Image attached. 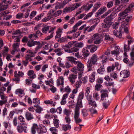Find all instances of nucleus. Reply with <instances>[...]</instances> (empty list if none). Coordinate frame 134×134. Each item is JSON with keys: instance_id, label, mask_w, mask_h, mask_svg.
Returning <instances> with one entry per match:
<instances>
[{"instance_id": "nucleus-32", "label": "nucleus", "mask_w": 134, "mask_h": 134, "mask_svg": "<svg viewBox=\"0 0 134 134\" xmlns=\"http://www.w3.org/2000/svg\"><path fill=\"white\" fill-rule=\"evenodd\" d=\"M25 116L26 120L28 121L34 119L33 115L29 112H26L25 114Z\"/></svg>"}, {"instance_id": "nucleus-52", "label": "nucleus", "mask_w": 134, "mask_h": 134, "mask_svg": "<svg viewBox=\"0 0 134 134\" xmlns=\"http://www.w3.org/2000/svg\"><path fill=\"white\" fill-rule=\"evenodd\" d=\"M112 10L111 9L108 10L106 12H105L103 15L101 16L102 18H104L109 14L111 12Z\"/></svg>"}, {"instance_id": "nucleus-51", "label": "nucleus", "mask_w": 134, "mask_h": 134, "mask_svg": "<svg viewBox=\"0 0 134 134\" xmlns=\"http://www.w3.org/2000/svg\"><path fill=\"white\" fill-rule=\"evenodd\" d=\"M49 26H44L42 29V32L44 34H46L49 29Z\"/></svg>"}, {"instance_id": "nucleus-58", "label": "nucleus", "mask_w": 134, "mask_h": 134, "mask_svg": "<svg viewBox=\"0 0 134 134\" xmlns=\"http://www.w3.org/2000/svg\"><path fill=\"white\" fill-rule=\"evenodd\" d=\"M49 130L52 133V134H58L57 133V130L55 127H52L50 128Z\"/></svg>"}, {"instance_id": "nucleus-62", "label": "nucleus", "mask_w": 134, "mask_h": 134, "mask_svg": "<svg viewBox=\"0 0 134 134\" xmlns=\"http://www.w3.org/2000/svg\"><path fill=\"white\" fill-rule=\"evenodd\" d=\"M115 69V66L114 65L109 66L107 68V70L108 72H110L111 71H113Z\"/></svg>"}, {"instance_id": "nucleus-1", "label": "nucleus", "mask_w": 134, "mask_h": 134, "mask_svg": "<svg viewBox=\"0 0 134 134\" xmlns=\"http://www.w3.org/2000/svg\"><path fill=\"white\" fill-rule=\"evenodd\" d=\"M98 57L94 54L91 57L88 59L86 63V65L88 69V71H90L92 69V66L96 65L97 64Z\"/></svg>"}, {"instance_id": "nucleus-13", "label": "nucleus", "mask_w": 134, "mask_h": 134, "mask_svg": "<svg viewBox=\"0 0 134 134\" xmlns=\"http://www.w3.org/2000/svg\"><path fill=\"white\" fill-rule=\"evenodd\" d=\"M88 100V104L89 105L95 108L97 107V104L96 102L92 99V96H89L87 99Z\"/></svg>"}, {"instance_id": "nucleus-29", "label": "nucleus", "mask_w": 134, "mask_h": 134, "mask_svg": "<svg viewBox=\"0 0 134 134\" xmlns=\"http://www.w3.org/2000/svg\"><path fill=\"white\" fill-rule=\"evenodd\" d=\"M128 97H129V96H127L122 102L121 105L123 107H126L129 105V102L126 100V99L128 98Z\"/></svg>"}, {"instance_id": "nucleus-16", "label": "nucleus", "mask_w": 134, "mask_h": 134, "mask_svg": "<svg viewBox=\"0 0 134 134\" xmlns=\"http://www.w3.org/2000/svg\"><path fill=\"white\" fill-rule=\"evenodd\" d=\"M0 96L2 99L0 100V105L2 106L3 104H5L7 102L8 97L5 96L4 94H0Z\"/></svg>"}, {"instance_id": "nucleus-34", "label": "nucleus", "mask_w": 134, "mask_h": 134, "mask_svg": "<svg viewBox=\"0 0 134 134\" xmlns=\"http://www.w3.org/2000/svg\"><path fill=\"white\" fill-rule=\"evenodd\" d=\"M38 43V41H34L33 40L29 41L27 43V45L29 47H31L36 44Z\"/></svg>"}, {"instance_id": "nucleus-63", "label": "nucleus", "mask_w": 134, "mask_h": 134, "mask_svg": "<svg viewBox=\"0 0 134 134\" xmlns=\"http://www.w3.org/2000/svg\"><path fill=\"white\" fill-rule=\"evenodd\" d=\"M63 113L64 114L67 116H70V115L71 114V111L68 109H65L63 111Z\"/></svg>"}, {"instance_id": "nucleus-6", "label": "nucleus", "mask_w": 134, "mask_h": 134, "mask_svg": "<svg viewBox=\"0 0 134 134\" xmlns=\"http://www.w3.org/2000/svg\"><path fill=\"white\" fill-rule=\"evenodd\" d=\"M80 108L78 106H76L74 115L75 121L76 124H79L82 121V120L79 117L80 116Z\"/></svg>"}, {"instance_id": "nucleus-8", "label": "nucleus", "mask_w": 134, "mask_h": 134, "mask_svg": "<svg viewBox=\"0 0 134 134\" xmlns=\"http://www.w3.org/2000/svg\"><path fill=\"white\" fill-rule=\"evenodd\" d=\"M116 14L115 12H113L105 18L104 20V22L111 25L113 19L116 16Z\"/></svg>"}, {"instance_id": "nucleus-57", "label": "nucleus", "mask_w": 134, "mask_h": 134, "mask_svg": "<svg viewBox=\"0 0 134 134\" xmlns=\"http://www.w3.org/2000/svg\"><path fill=\"white\" fill-rule=\"evenodd\" d=\"M33 103H34L36 105H38L40 103V101L39 98H35L33 99Z\"/></svg>"}, {"instance_id": "nucleus-7", "label": "nucleus", "mask_w": 134, "mask_h": 134, "mask_svg": "<svg viewBox=\"0 0 134 134\" xmlns=\"http://www.w3.org/2000/svg\"><path fill=\"white\" fill-rule=\"evenodd\" d=\"M11 3V0H4L2 2L0 3V12L7 9L8 5Z\"/></svg>"}, {"instance_id": "nucleus-22", "label": "nucleus", "mask_w": 134, "mask_h": 134, "mask_svg": "<svg viewBox=\"0 0 134 134\" xmlns=\"http://www.w3.org/2000/svg\"><path fill=\"white\" fill-rule=\"evenodd\" d=\"M134 7V3H132L129 5L128 8L126 9L124 12H122L121 14L123 15L126 14L129 12H130L132 10V8Z\"/></svg>"}, {"instance_id": "nucleus-2", "label": "nucleus", "mask_w": 134, "mask_h": 134, "mask_svg": "<svg viewBox=\"0 0 134 134\" xmlns=\"http://www.w3.org/2000/svg\"><path fill=\"white\" fill-rule=\"evenodd\" d=\"M75 62V64L77 65V66L71 69V71L75 73L78 72L79 77H80L81 76V74L83 72V71L84 70V65L79 61H76Z\"/></svg>"}, {"instance_id": "nucleus-59", "label": "nucleus", "mask_w": 134, "mask_h": 134, "mask_svg": "<svg viewBox=\"0 0 134 134\" xmlns=\"http://www.w3.org/2000/svg\"><path fill=\"white\" fill-rule=\"evenodd\" d=\"M102 86V85L100 84L96 83L95 86V90L97 91H99Z\"/></svg>"}, {"instance_id": "nucleus-56", "label": "nucleus", "mask_w": 134, "mask_h": 134, "mask_svg": "<svg viewBox=\"0 0 134 134\" xmlns=\"http://www.w3.org/2000/svg\"><path fill=\"white\" fill-rule=\"evenodd\" d=\"M73 63L70 61H67L65 63V67L67 68H69L72 66Z\"/></svg>"}, {"instance_id": "nucleus-37", "label": "nucleus", "mask_w": 134, "mask_h": 134, "mask_svg": "<svg viewBox=\"0 0 134 134\" xmlns=\"http://www.w3.org/2000/svg\"><path fill=\"white\" fill-rule=\"evenodd\" d=\"M95 28V26L94 25L92 26L90 28H89V26H87L84 29V32H85L86 31H87L88 32H90L93 30Z\"/></svg>"}, {"instance_id": "nucleus-30", "label": "nucleus", "mask_w": 134, "mask_h": 134, "mask_svg": "<svg viewBox=\"0 0 134 134\" xmlns=\"http://www.w3.org/2000/svg\"><path fill=\"white\" fill-rule=\"evenodd\" d=\"M101 35L103 37H105V40L110 41L111 40L112 41L113 39V38L111 37L108 34H107L105 32H102Z\"/></svg>"}, {"instance_id": "nucleus-41", "label": "nucleus", "mask_w": 134, "mask_h": 134, "mask_svg": "<svg viewBox=\"0 0 134 134\" xmlns=\"http://www.w3.org/2000/svg\"><path fill=\"white\" fill-rule=\"evenodd\" d=\"M63 49L62 48H58L54 50L53 52L56 53L57 54L58 56H60L63 54Z\"/></svg>"}, {"instance_id": "nucleus-27", "label": "nucleus", "mask_w": 134, "mask_h": 134, "mask_svg": "<svg viewBox=\"0 0 134 134\" xmlns=\"http://www.w3.org/2000/svg\"><path fill=\"white\" fill-rule=\"evenodd\" d=\"M15 93L16 94H19V96L21 97H22L25 95L24 90L20 88L17 89L16 90Z\"/></svg>"}, {"instance_id": "nucleus-42", "label": "nucleus", "mask_w": 134, "mask_h": 134, "mask_svg": "<svg viewBox=\"0 0 134 134\" xmlns=\"http://www.w3.org/2000/svg\"><path fill=\"white\" fill-rule=\"evenodd\" d=\"M37 46L35 48V50L34 52V54L37 53V52L42 47V45L40 41H38V43H37L36 44Z\"/></svg>"}, {"instance_id": "nucleus-10", "label": "nucleus", "mask_w": 134, "mask_h": 134, "mask_svg": "<svg viewBox=\"0 0 134 134\" xmlns=\"http://www.w3.org/2000/svg\"><path fill=\"white\" fill-rule=\"evenodd\" d=\"M83 23L81 21H79L73 27V29L71 31H69L66 33L67 34H69L73 32H76L78 29V27L80 25Z\"/></svg>"}, {"instance_id": "nucleus-5", "label": "nucleus", "mask_w": 134, "mask_h": 134, "mask_svg": "<svg viewBox=\"0 0 134 134\" xmlns=\"http://www.w3.org/2000/svg\"><path fill=\"white\" fill-rule=\"evenodd\" d=\"M121 13L122 12L119 14L120 16V19L122 20L123 19H125V20H124L122 22V25H126V26H127L129 25V21L132 18V15H130L127 16V15H126V14L123 15V14H121Z\"/></svg>"}, {"instance_id": "nucleus-11", "label": "nucleus", "mask_w": 134, "mask_h": 134, "mask_svg": "<svg viewBox=\"0 0 134 134\" xmlns=\"http://www.w3.org/2000/svg\"><path fill=\"white\" fill-rule=\"evenodd\" d=\"M100 92L101 93L100 95L101 100L103 101L106 99H105V98L108 97V91L107 90H102Z\"/></svg>"}, {"instance_id": "nucleus-3", "label": "nucleus", "mask_w": 134, "mask_h": 134, "mask_svg": "<svg viewBox=\"0 0 134 134\" xmlns=\"http://www.w3.org/2000/svg\"><path fill=\"white\" fill-rule=\"evenodd\" d=\"M36 130L38 134H42L47 131L46 128L42 125L38 126L37 124H34L31 128V133L32 134H35Z\"/></svg>"}, {"instance_id": "nucleus-31", "label": "nucleus", "mask_w": 134, "mask_h": 134, "mask_svg": "<svg viewBox=\"0 0 134 134\" xmlns=\"http://www.w3.org/2000/svg\"><path fill=\"white\" fill-rule=\"evenodd\" d=\"M30 4L29 3H27L22 5L21 8V11L23 12H27L28 10H30L27 8V6Z\"/></svg>"}, {"instance_id": "nucleus-19", "label": "nucleus", "mask_w": 134, "mask_h": 134, "mask_svg": "<svg viewBox=\"0 0 134 134\" xmlns=\"http://www.w3.org/2000/svg\"><path fill=\"white\" fill-rule=\"evenodd\" d=\"M77 75L74 74H71L69 75L68 79L71 84H74L75 82V79L77 78Z\"/></svg>"}, {"instance_id": "nucleus-53", "label": "nucleus", "mask_w": 134, "mask_h": 134, "mask_svg": "<svg viewBox=\"0 0 134 134\" xmlns=\"http://www.w3.org/2000/svg\"><path fill=\"white\" fill-rule=\"evenodd\" d=\"M82 114L83 117H85L88 115L87 110L86 109H83L82 110Z\"/></svg>"}, {"instance_id": "nucleus-15", "label": "nucleus", "mask_w": 134, "mask_h": 134, "mask_svg": "<svg viewBox=\"0 0 134 134\" xmlns=\"http://www.w3.org/2000/svg\"><path fill=\"white\" fill-rule=\"evenodd\" d=\"M60 92L62 93L64 92L67 93L65 94H68H68L71 92V90L68 86H67L64 88L63 86H62L61 88H60Z\"/></svg>"}, {"instance_id": "nucleus-60", "label": "nucleus", "mask_w": 134, "mask_h": 134, "mask_svg": "<svg viewBox=\"0 0 134 134\" xmlns=\"http://www.w3.org/2000/svg\"><path fill=\"white\" fill-rule=\"evenodd\" d=\"M72 11L71 10V7H66L64 8L63 10V12L66 13L67 12H71Z\"/></svg>"}, {"instance_id": "nucleus-47", "label": "nucleus", "mask_w": 134, "mask_h": 134, "mask_svg": "<svg viewBox=\"0 0 134 134\" xmlns=\"http://www.w3.org/2000/svg\"><path fill=\"white\" fill-rule=\"evenodd\" d=\"M29 38L30 39H33L34 40H36L37 39L39 38V37L37 35L36 33L35 34H30L29 36Z\"/></svg>"}, {"instance_id": "nucleus-46", "label": "nucleus", "mask_w": 134, "mask_h": 134, "mask_svg": "<svg viewBox=\"0 0 134 134\" xmlns=\"http://www.w3.org/2000/svg\"><path fill=\"white\" fill-rule=\"evenodd\" d=\"M81 5L80 3H76L72 5L71 7V10L72 11L76 9Z\"/></svg>"}, {"instance_id": "nucleus-43", "label": "nucleus", "mask_w": 134, "mask_h": 134, "mask_svg": "<svg viewBox=\"0 0 134 134\" xmlns=\"http://www.w3.org/2000/svg\"><path fill=\"white\" fill-rule=\"evenodd\" d=\"M13 123L14 125V126L17 127L18 126L20 125V124L21 125V123H20L19 122V121L18 120L17 117H15L14 118L13 121Z\"/></svg>"}, {"instance_id": "nucleus-40", "label": "nucleus", "mask_w": 134, "mask_h": 134, "mask_svg": "<svg viewBox=\"0 0 134 134\" xmlns=\"http://www.w3.org/2000/svg\"><path fill=\"white\" fill-rule=\"evenodd\" d=\"M104 71V65L101 66L97 70V72L100 74H103Z\"/></svg>"}, {"instance_id": "nucleus-61", "label": "nucleus", "mask_w": 134, "mask_h": 134, "mask_svg": "<svg viewBox=\"0 0 134 134\" xmlns=\"http://www.w3.org/2000/svg\"><path fill=\"white\" fill-rule=\"evenodd\" d=\"M130 54L132 59L134 61V45L132 47V51Z\"/></svg>"}, {"instance_id": "nucleus-24", "label": "nucleus", "mask_w": 134, "mask_h": 134, "mask_svg": "<svg viewBox=\"0 0 134 134\" xmlns=\"http://www.w3.org/2000/svg\"><path fill=\"white\" fill-rule=\"evenodd\" d=\"M27 75L29 76V77L33 79L36 77V75L34 73V71L32 70H30L27 72Z\"/></svg>"}, {"instance_id": "nucleus-55", "label": "nucleus", "mask_w": 134, "mask_h": 134, "mask_svg": "<svg viewBox=\"0 0 134 134\" xmlns=\"http://www.w3.org/2000/svg\"><path fill=\"white\" fill-rule=\"evenodd\" d=\"M68 39L66 37V36L64 37H62L60 38L58 40V41L60 43H63L67 42V41Z\"/></svg>"}, {"instance_id": "nucleus-20", "label": "nucleus", "mask_w": 134, "mask_h": 134, "mask_svg": "<svg viewBox=\"0 0 134 134\" xmlns=\"http://www.w3.org/2000/svg\"><path fill=\"white\" fill-rule=\"evenodd\" d=\"M19 47V45L18 43H14L13 45V49L11 52V54L13 55L14 54L15 52H18L20 50Z\"/></svg>"}, {"instance_id": "nucleus-38", "label": "nucleus", "mask_w": 134, "mask_h": 134, "mask_svg": "<svg viewBox=\"0 0 134 134\" xmlns=\"http://www.w3.org/2000/svg\"><path fill=\"white\" fill-rule=\"evenodd\" d=\"M96 74V72H93L91 74L89 78V81L91 82H93L95 79V75Z\"/></svg>"}, {"instance_id": "nucleus-18", "label": "nucleus", "mask_w": 134, "mask_h": 134, "mask_svg": "<svg viewBox=\"0 0 134 134\" xmlns=\"http://www.w3.org/2000/svg\"><path fill=\"white\" fill-rule=\"evenodd\" d=\"M107 10V8L105 6H103L100 8L98 11L96 13V16H98L100 15L101 14H103L104 12Z\"/></svg>"}, {"instance_id": "nucleus-28", "label": "nucleus", "mask_w": 134, "mask_h": 134, "mask_svg": "<svg viewBox=\"0 0 134 134\" xmlns=\"http://www.w3.org/2000/svg\"><path fill=\"white\" fill-rule=\"evenodd\" d=\"M88 49H90V51L91 52L93 53L97 49V47L94 45H87Z\"/></svg>"}, {"instance_id": "nucleus-45", "label": "nucleus", "mask_w": 134, "mask_h": 134, "mask_svg": "<svg viewBox=\"0 0 134 134\" xmlns=\"http://www.w3.org/2000/svg\"><path fill=\"white\" fill-rule=\"evenodd\" d=\"M101 4L99 2L96 3L94 5L92 10L95 12L100 6Z\"/></svg>"}, {"instance_id": "nucleus-39", "label": "nucleus", "mask_w": 134, "mask_h": 134, "mask_svg": "<svg viewBox=\"0 0 134 134\" xmlns=\"http://www.w3.org/2000/svg\"><path fill=\"white\" fill-rule=\"evenodd\" d=\"M62 33V30L60 29H59L56 32V35L55 37V39H57L58 38H60Z\"/></svg>"}, {"instance_id": "nucleus-49", "label": "nucleus", "mask_w": 134, "mask_h": 134, "mask_svg": "<svg viewBox=\"0 0 134 134\" xmlns=\"http://www.w3.org/2000/svg\"><path fill=\"white\" fill-rule=\"evenodd\" d=\"M90 88L89 87H87L86 88V92L85 93V95L86 99H87V97L89 96H92L91 95L89 94V93L90 92Z\"/></svg>"}, {"instance_id": "nucleus-35", "label": "nucleus", "mask_w": 134, "mask_h": 134, "mask_svg": "<svg viewBox=\"0 0 134 134\" xmlns=\"http://www.w3.org/2000/svg\"><path fill=\"white\" fill-rule=\"evenodd\" d=\"M86 48H83L82 50V55L84 57H87L90 54V53L88 51Z\"/></svg>"}, {"instance_id": "nucleus-12", "label": "nucleus", "mask_w": 134, "mask_h": 134, "mask_svg": "<svg viewBox=\"0 0 134 134\" xmlns=\"http://www.w3.org/2000/svg\"><path fill=\"white\" fill-rule=\"evenodd\" d=\"M17 129L18 132L20 133H21L23 131L26 133L27 131L26 126L25 125H20L18 126L17 127Z\"/></svg>"}, {"instance_id": "nucleus-50", "label": "nucleus", "mask_w": 134, "mask_h": 134, "mask_svg": "<svg viewBox=\"0 0 134 134\" xmlns=\"http://www.w3.org/2000/svg\"><path fill=\"white\" fill-rule=\"evenodd\" d=\"M63 130L65 131L68 130H69L71 129V125L69 124H66L64 125L63 127Z\"/></svg>"}, {"instance_id": "nucleus-14", "label": "nucleus", "mask_w": 134, "mask_h": 134, "mask_svg": "<svg viewBox=\"0 0 134 134\" xmlns=\"http://www.w3.org/2000/svg\"><path fill=\"white\" fill-rule=\"evenodd\" d=\"M44 103L46 105L50 104L52 107H55L57 104V103L55 99H52L44 100Z\"/></svg>"}, {"instance_id": "nucleus-48", "label": "nucleus", "mask_w": 134, "mask_h": 134, "mask_svg": "<svg viewBox=\"0 0 134 134\" xmlns=\"http://www.w3.org/2000/svg\"><path fill=\"white\" fill-rule=\"evenodd\" d=\"M34 107L36 108L37 109L36 110V113L39 114L41 113L42 111L43 110V109L41 107L37 105H34Z\"/></svg>"}, {"instance_id": "nucleus-17", "label": "nucleus", "mask_w": 134, "mask_h": 134, "mask_svg": "<svg viewBox=\"0 0 134 134\" xmlns=\"http://www.w3.org/2000/svg\"><path fill=\"white\" fill-rule=\"evenodd\" d=\"M57 84L58 86H60V88L62 86H63L64 84V79L63 76L59 77L57 81Z\"/></svg>"}, {"instance_id": "nucleus-36", "label": "nucleus", "mask_w": 134, "mask_h": 134, "mask_svg": "<svg viewBox=\"0 0 134 134\" xmlns=\"http://www.w3.org/2000/svg\"><path fill=\"white\" fill-rule=\"evenodd\" d=\"M68 97V94H64L63 96L62 100L60 102V104L61 105H64L65 104L66 102V99Z\"/></svg>"}, {"instance_id": "nucleus-4", "label": "nucleus", "mask_w": 134, "mask_h": 134, "mask_svg": "<svg viewBox=\"0 0 134 134\" xmlns=\"http://www.w3.org/2000/svg\"><path fill=\"white\" fill-rule=\"evenodd\" d=\"M83 46V44L82 42L77 43L76 42L75 44V47L71 48L70 49H66V48H64V50L66 52L69 53H72L77 52L79 50V49L78 47L81 48Z\"/></svg>"}, {"instance_id": "nucleus-64", "label": "nucleus", "mask_w": 134, "mask_h": 134, "mask_svg": "<svg viewBox=\"0 0 134 134\" xmlns=\"http://www.w3.org/2000/svg\"><path fill=\"white\" fill-rule=\"evenodd\" d=\"M53 124L56 127L58 128L59 126V120L57 119H53Z\"/></svg>"}, {"instance_id": "nucleus-33", "label": "nucleus", "mask_w": 134, "mask_h": 134, "mask_svg": "<svg viewBox=\"0 0 134 134\" xmlns=\"http://www.w3.org/2000/svg\"><path fill=\"white\" fill-rule=\"evenodd\" d=\"M100 58L101 59H102L101 61L103 65H104L108 62V57L105 56L104 54H103L100 56Z\"/></svg>"}, {"instance_id": "nucleus-54", "label": "nucleus", "mask_w": 134, "mask_h": 134, "mask_svg": "<svg viewBox=\"0 0 134 134\" xmlns=\"http://www.w3.org/2000/svg\"><path fill=\"white\" fill-rule=\"evenodd\" d=\"M64 7L62 3H58L55 5V8L56 10L58 9H60L61 8H63Z\"/></svg>"}, {"instance_id": "nucleus-23", "label": "nucleus", "mask_w": 134, "mask_h": 134, "mask_svg": "<svg viewBox=\"0 0 134 134\" xmlns=\"http://www.w3.org/2000/svg\"><path fill=\"white\" fill-rule=\"evenodd\" d=\"M111 25L107 23H103L101 24V26L103 28L104 31H108L109 30V28Z\"/></svg>"}, {"instance_id": "nucleus-21", "label": "nucleus", "mask_w": 134, "mask_h": 134, "mask_svg": "<svg viewBox=\"0 0 134 134\" xmlns=\"http://www.w3.org/2000/svg\"><path fill=\"white\" fill-rule=\"evenodd\" d=\"M130 74L129 71L126 70L121 71L120 73V75L123 78H126L129 76Z\"/></svg>"}, {"instance_id": "nucleus-44", "label": "nucleus", "mask_w": 134, "mask_h": 134, "mask_svg": "<svg viewBox=\"0 0 134 134\" xmlns=\"http://www.w3.org/2000/svg\"><path fill=\"white\" fill-rule=\"evenodd\" d=\"M24 74L23 72L22 71H19L18 73L16 71H15L14 73V76H16V77L18 76L19 77H22L24 75Z\"/></svg>"}, {"instance_id": "nucleus-9", "label": "nucleus", "mask_w": 134, "mask_h": 134, "mask_svg": "<svg viewBox=\"0 0 134 134\" xmlns=\"http://www.w3.org/2000/svg\"><path fill=\"white\" fill-rule=\"evenodd\" d=\"M84 96V93L83 92H81L80 93L78 97V100L76 106L77 105L79 108L83 107L82 105V99H83Z\"/></svg>"}, {"instance_id": "nucleus-26", "label": "nucleus", "mask_w": 134, "mask_h": 134, "mask_svg": "<svg viewBox=\"0 0 134 134\" xmlns=\"http://www.w3.org/2000/svg\"><path fill=\"white\" fill-rule=\"evenodd\" d=\"M114 35L116 37L120 38H121L122 34L121 30L118 31L116 29L114 30L113 31Z\"/></svg>"}, {"instance_id": "nucleus-25", "label": "nucleus", "mask_w": 134, "mask_h": 134, "mask_svg": "<svg viewBox=\"0 0 134 134\" xmlns=\"http://www.w3.org/2000/svg\"><path fill=\"white\" fill-rule=\"evenodd\" d=\"M92 3L89 4L87 3L86 4H84L82 7V8L86 11L89 10L93 6Z\"/></svg>"}]
</instances>
